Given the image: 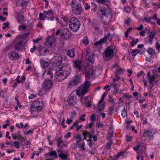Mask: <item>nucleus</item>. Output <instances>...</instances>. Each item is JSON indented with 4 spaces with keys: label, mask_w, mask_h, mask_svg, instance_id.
Instances as JSON below:
<instances>
[{
    "label": "nucleus",
    "mask_w": 160,
    "mask_h": 160,
    "mask_svg": "<svg viewBox=\"0 0 160 160\" xmlns=\"http://www.w3.org/2000/svg\"><path fill=\"white\" fill-rule=\"evenodd\" d=\"M100 20L104 25L110 23L112 18L111 10L107 6L103 5L100 9Z\"/></svg>",
    "instance_id": "nucleus-1"
},
{
    "label": "nucleus",
    "mask_w": 160,
    "mask_h": 160,
    "mask_svg": "<svg viewBox=\"0 0 160 160\" xmlns=\"http://www.w3.org/2000/svg\"><path fill=\"white\" fill-rule=\"evenodd\" d=\"M117 52L116 48L114 45H112L107 48L103 53V58L104 60L108 61L111 59L114 55Z\"/></svg>",
    "instance_id": "nucleus-2"
},
{
    "label": "nucleus",
    "mask_w": 160,
    "mask_h": 160,
    "mask_svg": "<svg viewBox=\"0 0 160 160\" xmlns=\"http://www.w3.org/2000/svg\"><path fill=\"white\" fill-rule=\"evenodd\" d=\"M81 26L80 22L75 17H72L69 21V27L70 29L74 32H77Z\"/></svg>",
    "instance_id": "nucleus-3"
},
{
    "label": "nucleus",
    "mask_w": 160,
    "mask_h": 160,
    "mask_svg": "<svg viewBox=\"0 0 160 160\" xmlns=\"http://www.w3.org/2000/svg\"><path fill=\"white\" fill-rule=\"evenodd\" d=\"M55 71H58L62 72V73L66 78L69 75L71 72V69L69 65L66 64H60L57 66Z\"/></svg>",
    "instance_id": "nucleus-4"
},
{
    "label": "nucleus",
    "mask_w": 160,
    "mask_h": 160,
    "mask_svg": "<svg viewBox=\"0 0 160 160\" xmlns=\"http://www.w3.org/2000/svg\"><path fill=\"white\" fill-rule=\"evenodd\" d=\"M90 86L89 82L88 81H86L84 83L76 89L77 94L79 96H82L87 92Z\"/></svg>",
    "instance_id": "nucleus-5"
},
{
    "label": "nucleus",
    "mask_w": 160,
    "mask_h": 160,
    "mask_svg": "<svg viewBox=\"0 0 160 160\" xmlns=\"http://www.w3.org/2000/svg\"><path fill=\"white\" fill-rule=\"evenodd\" d=\"M156 132L155 130L152 128H150L147 131H145L143 133L142 137H146L145 139H152L153 138V135L156 133Z\"/></svg>",
    "instance_id": "nucleus-6"
},
{
    "label": "nucleus",
    "mask_w": 160,
    "mask_h": 160,
    "mask_svg": "<svg viewBox=\"0 0 160 160\" xmlns=\"http://www.w3.org/2000/svg\"><path fill=\"white\" fill-rule=\"evenodd\" d=\"M52 61L57 66L59 64L62 65L61 62L62 61V58L61 55L59 53L55 54L52 58Z\"/></svg>",
    "instance_id": "nucleus-7"
},
{
    "label": "nucleus",
    "mask_w": 160,
    "mask_h": 160,
    "mask_svg": "<svg viewBox=\"0 0 160 160\" xmlns=\"http://www.w3.org/2000/svg\"><path fill=\"white\" fill-rule=\"evenodd\" d=\"M46 45L48 47L54 48L56 46V40L53 38L48 37L46 40Z\"/></svg>",
    "instance_id": "nucleus-8"
},
{
    "label": "nucleus",
    "mask_w": 160,
    "mask_h": 160,
    "mask_svg": "<svg viewBox=\"0 0 160 160\" xmlns=\"http://www.w3.org/2000/svg\"><path fill=\"white\" fill-rule=\"evenodd\" d=\"M55 74L54 78L56 81L61 82L66 78V77L62 73V72L58 71H55Z\"/></svg>",
    "instance_id": "nucleus-9"
},
{
    "label": "nucleus",
    "mask_w": 160,
    "mask_h": 160,
    "mask_svg": "<svg viewBox=\"0 0 160 160\" xmlns=\"http://www.w3.org/2000/svg\"><path fill=\"white\" fill-rule=\"evenodd\" d=\"M34 107L36 108L37 111H40L42 109L43 105L42 101L36 100L33 103Z\"/></svg>",
    "instance_id": "nucleus-10"
},
{
    "label": "nucleus",
    "mask_w": 160,
    "mask_h": 160,
    "mask_svg": "<svg viewBox=\"0 0 160 160\" xmlns=\"http://www.w3.org/2000/svg\"><path fill=\"white\" fill-rule=\"evenodd\" d=\"M86 61L88 63L93 62L94 53L92 52H87L86 57Z\"/></svg>",
    "instance_id": "nucleus-11"
},
{
    "label": "nucleus",
    "mask_w": 160,
    "mask_h": 160,
    "mask_svg": "<svg viewBox=\"0 0 160 160\" xmlns=\"http://www.w3.org/2000/svg\"><path fill=\"white\" fill-rule=\"evenodd\" d=\"M9 58L11 60L17 59L19 58L18 54L15 51L10 52L8 54Z\"/></svg>",
    "instance_id": "nucleus-12"
},
{
    "label": "nucleus",
    "mask_w": 160,
    "mask_h": 160,
    "mask_svg": "<svg viewBox=\"0 0 160 160\" xmlns=\"http://www.w3.org/2000/svg\"><path fill=\"white\" fill-rule=\"evenodd\" d=\"M52 83L50 80L46 81L44 82L42 85V88L45 90H48L52 86Z\"/></svg>",
    "instance_id": "nucleus-13"
},
{
    "label": "nucleus",
    "mask_w": 160,
    "mask_h": 160,
    "mask_svg": "<svg viewBox=\"0 0 160 160\" xmlns=\"http://www.w3.org/2000/svg\"><path fill=\"white\" fill-rule=\"evenodd\" d=\"M57 20L62 26H66L68 24L67 19L66 17H62L59 19L57 18Z\"/></svg>",
    "instance_id": "nucleus-14"
},
{
    "label": "nucleus",
    "mask_w": 160,
    "mask_h": 160,
    "mask_svg": "<svg viewBox=\"0 0 160 160\" xmlns=\"http://www.w3.org/2000/svg\"><path fill=\"white\" fill-rule=\"evenodd\" d=\"M155 35V33L153 32H150L147 38H148V42L152 44V43L153 39Z\"/></svg>",
    "instance_id": "nucleus-15"
},
{
    "label": "nucleus",
    "mask_w": 160,
    "mask_h": 160,
    "mask_svg": "<svg viewBox=\"0 0 160 160\" xmlns=\"http://www.w3.org/2000/svg\"><path fill=\"white\" fill-rule=\"evenodd\" d=\"M72 10L73 12L76 15H79L82 11L81 6L72 7Z\"/></svg>",
    "instance_id": "nucleus-16"
},
{
    "label": "nucleus",
    "mask_w": 160,
    "mask_h": 160,
    "mask_svg": "<svg viewBox=\"0 0 160 160\" xmlns=\"http://www.w3.org/2000/svg\"><path fill=\"white\" fill-rule=\"evenodd\" d=\"M82 62L80 60H76L73 62V66L74 68L78 69V71L81 70Z\"/></svg>",
    "instance_id": "nucleus-17"
},
{
    "label": "nucleus",
    "mask_w": 160,
    "mask_h": 160,
    "mask_svg": "<svg viewBox=\"0 0 160 160\" xmlns=\"http://www.w3.org/2000/svg\"><path fill=\"white\" fill-rule=\"evenodd\" d=\"M68 102L69 105L73 106L76 103V99L73 97H69L68 98Z\"/></svg>",
    "instance_id": "nucleus-18"
},
{
    "label": "nucleus",
    "mask_w": 160,
    "mask_h": 160,
    "mask_svg": "<svg viewBox=\"0 0 160 160\" xmlns=\"http://www.w3.org/2000/svg\"><path fill=\"white\" fill-rule=\"evenodd\" d=\"M112 38V36L111 34L109 33H108L105 35L103 38L101 39L103 42H106L107 40H109L110 42Z\"/></svg>",
    "instance_id": "nucleus-19"
},
{
    "label": "nucleus",
    "mask_w": 160,
    "mask_h": 160,
    "mask_svg": "<svg viewBox=\"0 0 160 160\" xmlns=\"http://www.w3.org/2000/svg\"><path fill=\"white\" fill-rule=\"evenodd\" d=\"M67 54L70 57L73 58L75 56V49L72 48L67 51Z\"/></svg>",
    "instance_id": "nucleus-20"
},
{
    "label": "nucleus",
    "mask_w": 160,
    "mask_h": 160,
    "mask_svg": "<svg viewBox=\"0 0 160 160\" xmlns=\"http://www.w3.org/2000/svg\"><path fill=\"white\" fill-rule=\"evenodd\" d=\"M101 67L99 66H97V67H92V66H89V69L91 71V75L92 76L94 75V73L96 71L98 70L99 68H101Z\"/></svg>",
    "instance_id": "nucleus-21"
},
{
    "label": "nucleus",
    "mask_w": 160,
    "mask_h": 160,
    "mask_svg": "<svg viewBox=\"0 0 160 160\" xmlns=\"http://www.w3.org/2000/svg\"><path fill=\"white\" fill-rule=\"evenodd\" d=\"M27 0H18L17 1V5L21 7H22L27 4Z\"/></svg>",
    "instance_id": "nucleus-22"
},
{
    "label": "nucleus",
    "mask_w": 160,
    "mask_h": 160,
    "mask_svg": "<svg viewBox=\"0 0 160 160\" xmlns=\"http://www.w3.org/2000/svg\"><path fill=\"white\" fill-rule=\"evenodd\" d=\"M81 0H73L72 1V7L81 6Z\"/></svg>",
    "instance_id": "nucleus-23"
},
{
    "label": "nucleus",
    "mask_w": 160,
    "mask_h": 160,
    "mask_svg": "<svg viewBox=\"0 0 160 160\" xmlns=\"http://www.w3.org/2000/svg\"><path fill=\"white\" fill-rule=\"evenodd\" d=\"M52 70L50 69L49 71H45L43 73V75L47 74L48 75L47 78L48 79H51L53 77Z\"/></svg>",
    "instance_id": "nucleus-24"
},
{
    "label": "nucleus",
    "mask_w": 160,
    "mask_h": 160,
    "mask_svg": "<svg viewBox=\"0 0 160 160\" xmlns=\"http://www.w3.org/2000/svg\"><path fill=\"white\" fill-rule=\"evenodd\" d=\"M105 105L104 102L103 101L100 100L99 102L98 106L97 107V108L99 111L101 110L102 108H104Z\"/></svg>",
    "instance_id": "nucleus-25"
},
{
    "label": "nucleus",
    "mask_w": 160,
    "mask_h": 160,
    "mask_svg": "<svg viewBox=\"0 0 160 160\" xmlns=\"http://www.w3.org/2000/svg\"><path fill=\"white\" fill-rule=\"evenodd\" d=\"M23 46L22 42L21 41H19L16 43L15 45V48L18 51Z\"/></svg>",
    "instance_id": "nucleus-26"
},
{
    "label": "nucleus",
    "mask_w": 160,
    "mask_h": 160,
    "mask_svg": "<svg viewBox=\"0 0 160 160\" xmlns=\"http://www.w3.org/2000/svg\"><path fill=\"white\" fill-rule=\"evenodd\" d=\"M157 75L154 74L150 76L148 79V82L150 83H152L153 82H155V78L157 77Z\"/></svg>",
    "instance_id": "nucleus-27"
},
{
    "label": "nucleus",
    "mask_w": 160,
    "mask_h": 160,
    "mask_svg": "<svg viewBox=\"0 0 160 160\" xmlns=\"http://www.w3.org/2000/svg\"><path fill=\"white\" fill-rule=\"evenodd\" d=\"M41 65L42 67L43 68H45L47 67L48 65V62L43 60V59H42L41 60L40 62Z\"/></svg>",
    "instance_id": "nucleus-28"
},
{
    "label": "nucleus",
    "mask_w": 160,
    "mask_h": 160,
    "mask_svg": "<svg viewBox=\"0 0 160 160\" xmlns=\"http://www.w3.org/2000/svg\"><path fill=\"white\" fill-rule=\"evenodd\" d=\"M104 43L102 40V39H100L99 41L96 42L94 44V48H96L97 47L98 48H100L101 47V45L102 44Z\"/></svg>",
    "instance_id": "nucleus-29"
},
{
    "label": "nucleus",
    "mask_w": 160,
    "mask_h": 160,
    "mask_svg": "<svg viewBox=\"0 0 160 160\" xmlns=\"http://www.w3.org/2000/svg\"><path fill=\"white\" fill-rule=\"evenodd\" d=\"M72 80L77 84L81 82L80 76L79 75H76Z\"/></svg>",
    "instance_id": "nucleus-30"
},
{
    "label": "nucleus",
    "mask_w": 160,
    "mask_h": 160,
    "mask_svg": "<svg viewBox=\"0 0 160 160\" xmlns=\"http://www.w3.org/2000/svg\"><path fill=\"white\" fill-rule=\"evenodd\" d=\"M122 71L121 68H118L115 71V75L116 78H117V79H119L120 77L118 76L119 74L122 73Z\"/></svg>",
    "instance_id": "nucleus-31"
},
{
    "label": "nucleus",
    "mask_w": 160,
    "mask_h": 160,
    "mask_svg": "<svg viewBox=\"0 0 160 160\" xmlns=\"http://www.w3.org/2000/svg\"><path fill=\"white\" fill-rule=\"evenodd\" d=\"M61 38L63 39H67L69 37L66 33L64 31H62L61 34Z\"/></svg>",
    "instance_id": "nucleus-32"
},
{
    "label": "nucleus",
    "mask_w": 160,
    "mask_h": 160,
    "mask_svg": "<svg viewBox=\"0 0 160 160\" xmlns=\"http://www.w3.org/2000/svg\"><path fill=\"white\" fill-rule=\"evenodd\" d=\"M77 84L73 80H71L68 84V87L69 88H71Z\"/></svg>",
    "instance_id": "nucleus-33"
},
{
    "label": "nucleus",
    "mask_w": 160,
    "mask_h": 160,
    "mask_svg": "<svg viewBox=\"0 0 160 160\" xmlns=\"http://www.w3.org/2000/svg\"><path fill=\"white\" fill-rule=\"evenodd\" d=\"M18 18L19 19V22L20 23H23L25 20L24 16L20 13L18 14Z\"/></svg>",
    "instance_id": "nucleus-34"
},
{
    "label": "nucleus",
    "mask_w": 160,
    "mask_h": 160,
    "mask_svg": "<svg viewBox=\"0 0 160 160\" xmlns=\"http://www.w3.org/2000/svg\"><path fill=\"white\" fill-rule=\"evenodd\" d=\"M47 52V49L44 48H42L39 50L40 55H44Z\"/></svg>",
    "instance_id": "nucleus-35"
},
{
    "label": "nucleus",
    "mask_w": 160,
    "mask_h": 160,
    "mask_svg": "<svg viewBox=\"0 0 160 160\" xmlns=\"http://www.w3.org/2000/svg\"><path fill=\"white\" fill-rule=\"evenodd\" d=\"M89 69V66H87L85 68V71H86V72H85V76L87 78H89L90 77V74H89V72L90 71H91L90 70L88 71V69Z\"/></svg>",
    "instance_id": "nucleus-36"
},
{
    "label": "nucleus",
    "mask_w": 160,
    "mask_h": 160,
    "mask_svg": "<svg viewBox=\"0 0 160 160\" xmlns=\"http://www.w3.org/2000/svg\"><path fill=\"white\" fill-rule=\"evenodd\" d=\"M92 26L94 30L95 31V32H99L100 31V30L98 25L97 24H95L94 23H93L92 24Z\"/></svg>",
    "instance_id": "nucleus-37"
},
{
    "label": "nucleus",
    "mask_w": 160,
    "mask_h": 160,
    "mask_svg": "<svg viewBox=\"0 0 160 160\" xmlns=\"http://www.w3.org/2000/svg\"><path fill=\"white\" fill-rule=\"evenodd\" d=\"M102 69L101 68L98 69L97 71H96L94 73V75L92 76L93 77H94L96 76H97L99 75L102 72Z\"/></svg>",
    "instance_id": "nucleus-38"
},
{
    "label": "nucleus",
    "mask_w": 160,
    "mask_h": 160,
    "mask_svg": "<svg viewBox=\"0 0 160 160\" xmlns=\"http://www.w3.org/2000/svg\"><path fill=\"white\" fill-rule=\"evenodd\" d=\"M147 52L149 55H154L155 54V51L151 48H149L147 50Z\"/></svg>",
    "instance_id": "nucleus-39"
},
{
    "label": "nucleus",
    "mask_w": 160,
    "mask_h": 160,
    "mask_svg": "<svg viewBox=\"0 0 160 160\" xmlns=\"http://www.w3.org/2000/svg\"><path fill=\"white\" fill-rule=\"evenodd\" d=\"M50 155L51 156H54V158L57 157L56 152L55 151H51L49 152Z\"/></svg>",
    "instance_id": "nucleus-40"
},
{
    "label": "nucleus",
    "mask_w": 160,
    "mask_h": 160,
    "mask_svg": "<svg viewBox=\"0 0 160 160\" xmlns=\"http://www.w3.org/2000/svg\"><path fill=\"white\" fill-rule=\"evenodd\" d=\"M43 12L45 14H46V15L50 16L51 17L53 15L52 12L51 10H49L48 12L44 11Z\"/></svg>",
    "instance_id": "nucleus-41"
},
{
    "label": "nucleus",
    "mask_w": 160,
    "mask_h": 160,
    "mask_svg": "<svg viewBox=\"0 0 160 160\" xmlns=\"http://www.w3.org/2000/svg\"><path fill=\"white\" fill-rule=\"evenodd\" d=\"M112 86L114 88V90L115 92H117L119 90V88L118 87V85L117 83H113V84L112 85Z\"/></svg>",
    "instance_id": "nucleus-42"
},
{
    "label": "nucleus",
    "mask_w": 160,
    "mask_h": 160,
    "mask_svg": "<svg viewBox=\"0 0 160 160\" xmlns=\"http://www.w3.org/2000/svg\"><path fill=\"white\" fill-rule=\"evenodd\" d=\"M121 115L122 117L124 118L125 116L127 115V112L125 109V108H124L122 110Z\"/></svg>",
    "instance_id": "nucleus-43"
},
{
    "label": "nucleus",
    "mask_w": 160,
    "mask_h": 160,
    "mask_svg": "<svg viewBox=\"0 0 160 160\" xmlns=\"http://www.w3.org/2000/svg\"><path fill=\"white\" fill-rule=\"evenodd\" d=\"M82 134L84 135V137H87L89 138V136H90L91 134L89 132H87L86 131H84L82 132Z\"/></svg>",
    "instance_id": "nucleus-44"
},
{
    "label": "nucleus",
    "mask_w": 160,
    "mask_h": 160,
    "mask_svg": "<svg viewBox=\"0 0 160 160\" xmlns=\"http://www.w3.org/2000/svg\"><path fill=\"white\" fill-rule=\"evenodd\" d=\"M140 51L139 50H135L132 51L131 52V55L133 56H135Z\"/></svg>",
    "instance_id": "nucleus-45"
},
{
    "label": "nucleus",
    "mask_w": 160,
    "mask_h": 160,
    "mask_svg": "<svg viewBox=\"0 0 160 160\" xmlns=\"http://www.w3.org/2000/svg\"><path fill=\"white\" fill-rule=\"evenodd\" d=\"M26 27L25 25H20L19 26L18 30H22L26 29Z\"/></svg>",
    "instance_id": "nucleus-46"
},
{
    "label": "nucleus",
    "mask_w": 160,
    "mask_h": 160,
    "mask_svg": "<svg viewBox=\"0 0 160 160\" xmlns=\"http://www.w3.org/2000/svg\"><path fill=\"white\" fill-rule=\"evenodd\" d=\"M45 13L42 14L40 13L39 14V18L40 19L44 20L47 17L46 15L44 14Z\"/></svg>",
    "instance_id": "nucleus-47"
},
{
    "label": "nucleus",
    "mask_w": 160,
    "mask_h": 160,
    "mask_svg": "<svg viewBox=\"0 0 160 160\" xmlns=\"http://www.w3.org/2000/svg\"><path fill=\"white\" fill-rule=\"evenodd\" d=\"M18 136V140L21 141L22 142L26 140V139L24 137H23L20 135H19Z\"/></svg>",
    "instance_id": "nucleus-48"
},
{
    "label": "nucleus",
    "mask_w": 160,
    "mask_h": 160,
    "mask_svg": "<svg viewBox=\"0 0 160 160\" xmlns=\"http://www.w3.org/2000/svg\"><path fill=\"white\" fill-rule=\"evenodd\" d=\"M59 156L62 159H65L67 158V156L63 153H61L59 155Z\"/></svg>",
    "instance_id": "nucleus-49"
},
{
    "label": "nucleus",
    "mask_w": 160,
    "mask_h": 160,
    "mask_svg": "<svg viewBox=\"0 0 160 160\" xmlns=\"http://www.w3.org/2000/svg\"><path fill=\"white\" fill-rule=\"evenodd\" d=\"M19 143L17 141L13 142V144L14 147L17 148H20Z\"/></svg>",
    "instance_id": "nucleus-50"
},
{
    "label": "nucleus",
    "mask_w": 160,
    "mask_h": 160,
    "mask_svg": "<svg viewBox=\"0 0 160 160\" xmlns=\"http://www.w3.org/2000/svg\"><path fill=\"white\" fill-rule=\"evenodd\" d=\"M112 143V141H110L108 142L107 143V145L105 147V148L107 149H108L110 148Z\"/></svg>",
    "instance_id": "nucleus-51"
},
{
    "label": "nucleus",
    "mask_w": 160,
    "mask_h": 160,
    "mask_svg": "<svg viewBox=\"0 0 160 160\" xmlns=\"http://www.w3.org/2000/svg\"><path fill=\"white\" fill-rule=\"evenodd\" d=\"M138 41V39H133L131 43L132 46H133L135 44H136Z\"/></svg>",
    "instance_id": "nucleus-52"
},
{
    "label": "nucleus",
    "mask_w": 160,
    "mask_h": 160,
    "mask_svg": "<svg viewBox=\"0 0 160 160\" xmlns=\"http://www.w3.org/2000/svg\"><path fill=\"white\" fill-rule=\"evenodd\" d=\"M114 109L113 107H110L108 109V114H109L110 115H111L112 113V112L113 111V110Z\"/></svg>",
    "instance_id": "nucleus-53"
},
{
    "label": "nucleus",
    "mask_w": 160,
    "mask_h": 160,
    "mask_svg": "<svg viewBox=\"0 0 160 160\" xmlns=\"http://www.w3.org/2000/svg\"><path fill=\"white\" fill-rule=\"evenodd\" d=\"M86 115L85 114H83L79 117V119L82 121H84L85 120V118L84 117L86 116Z\"/></svg>",
    "instance_id": "nucleus-54"
},
{
    "label": "nucleus",
    "mask_w": 160,
    "mask_h": 160,
    "mask_svg": "<svg viewBox=\"0 0 160 160\" xmlns=\"http://www.w3.org/2000/svg\"><path fill=\"white\" fill-rule=\"evenodd\" d=\"M123 97L124 98L128 99H129L130 98H132V96L129 95V94L127 93H125Z\"/></svg>",
    "instance_id": "nucleus-55"
},
{
    "label": "nucleus",
    "mask_w": 160,
    "mask_h": 160,
    "mask_svg": "<svg viewBox=\"0 0 160 160\" xmlns=\"http://www.w3.org/2000/svg\"><path fill=\"white\" fill-rule=\"evenodd\" d=\"M93 124V122H91V123H89L86 126V128H91Z\"/></svg>",
    "instance_id": "nucleus-56"
},
{
    "label": "nucleus",
    "mask_w": 160,
    "mask_h": 160,
    "mask_svg": "<svg viewBox=\"0 0 160 160\" xmlns=\"http://www.w3.org/2000/svg\"><path fill=\"white\" fill-rule=\"evenodd\" d=\"M152 18V17H150L148 18H145L144 20L147 22H150L151 19Z\"/></svg>",
    "instance_id": "nucleus-57"
},
{
    "label": "nucleus",
    "mask_w": 160,
    "mask_h": 160,
    "mask_svg": "<svg viewBox=\"0 0 160 160\" xmlns=\"http://www.w3.org/2000/svg\"><path fill=\"white\" fill-rule=\"evenodd\" d=\"M16 126L18 127L19 128H23V124L22 123H20V124L17 123L16 124Z\"/></svg>",
    "instance_id": "nucleus-58"
},
{
    "label": "nucleus",
    "mask_w": 160,
    "mask_h": 160,
    "mask_svg": "<svg viewBox=\"0 0 160 160\" xmlns=\"http://www.w3.org/2000/svg\"><path fill=\"white\" fill-rule=\"evenodd\" d=\"M91 4H92V6H93L94 7V8L93 9V10L94 12L96 11V9H97V5L94 2H92Z\"/></svg>",
    "instance_id": "nucleus-59"
},
{
    "label": "nucleus",
    "mask_w": 160,
    "mask_h": 160,
    "mask_svg": "<svg viewBox=\"0 0 160 160\" xmlns=\"http://www.w3.org/2000/svg\"><path fill=\"white\" fill-rule=\"evenodd\" d=\"M84 105L86 107H90L91 106V104H90V102L89 101L88 102H85L84 103Z\"/></svg>",
    "instance_id": "nucleus-60"
},
{
    "label": "nucleus",
    "mask_w": 160,
    "mask_h": 160,
    "mask_svg": "<svg viewBox=\"0 0 160 160\" xmlns=\"http://www.w3.org/2000/svg\"><path fill=\"white\" fill-rule=\"evenodd\" d=\"M155 46L157 50H159L160 48V44L158 42H156Z\"/></svg>",
    "instance_id": "nucleus-61"
},
{
    "label": "nucleus",
    "mask_w": 160,
    "mask_h": 160,
    "mask_svg": "<svg viewBox=\"0 0 160 160\" xmlns=\"http://www.w3.org/2000/svg\"><path fill=\"white\" fill-rule=\"evenodd\" d=\"M3 25H4V26L2 27L3 29H5L6 27H8L9 25V22H7L6 23H3Z\"/></svg>",
    "instance_id": "nucleus-62"
},
{
    "label": "nucleus",
    "mask_w": 160,
    "mask_h": 160,
    "mask_svg": "<svg viewBox=\"0 0 160 160\" xmlns=\"http://www.w3.org/2000/svg\"><path fill=\"white\" fill-rule=\"evenodd\" d=\"M83 43L86 45H87L88 44V41L87 38H85L83 40Z\"/></svg>",
    "instance_id": "nucleus-63"
},
{
    "label": "nucleus",
    "mask_w": 160,
    "mask_h": 160,
    "mask_svg": "<svg viewBox=\"0 0 160 160\" xmlns=\"http://www.w3.org/2000/svg\"><path fill=\"white\" fill-rule=\"evenodd\" d=\"M126 140L128 141H130L132 139V136H129L128 135L126 136Z\"/></svg>",
    "instance_id": "nucleus-64"
}]
</instances>
